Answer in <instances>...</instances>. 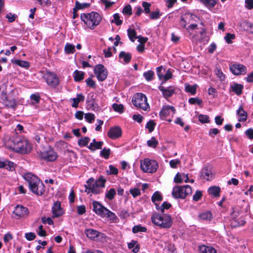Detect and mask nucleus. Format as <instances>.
<instances>
[{"mask_svg":"<svg viewBox=\"0 0 253 253\" xmlns=\"http://www.w3.org/2000/svg\"><path fill=\"white\" fill-rule=\"evenodd\" d=\"M94 73L97 79L101 82L106 80L108 76V72L102 64H98L94 67Z\"/></svg>","mask_w":253,"mask_h":253,"instance_id":"nucleus-8","label":"nucleus"},{"mask_svg":"<svg viewBox=\"0 0 253 253\" xmlns=\"http://www.w3.org/2000/svg\"><path fill=\"white\" fill-rule=\"evenodd\" d=\"M200 217L203 219H210L211 218V214L210 212H206L200 214Z\"/></svg>","mask_w":253,"mask_h":253,"instance_id":"nucleus-59","label":"nucleus"},{"mask_svg":"<svg viewBox=\"0 0 253 253\" xmlns=\"http://www.w3.org/2000/svg\"><path fill=\"white\" fill-rule=\"evenodd\" d=\"M192 193L191 187L188 185L184 186H176L173 188L172 195L175 199H184L187 196L191 195Z\"/></svg>","mask_w":253,"mask_h":253,"instance_id":"nucleus-4","label":"nucleus"},{"mask_svg":"<svg viewBox=\"0 0 253 253\" xmlns=\"http://www.w3.org/2000/svg\"><path fill=\"white\" fill-rule=\"evenodd\" d=\"M4 104L5 106L10 108H14L16 106V101L14 99H7L4 102Z\"/></svg>","mask_w":253,"mask_h":253,"instance_id":"nucleus-44","label":"nucleus"},{"mask_svg":"<svg viewBox=\"0 0 253 253\" xmlns=\"http://www.w3.org/2000/svg\"><path fill=\"white\" fill-rule=\"evenodd\" d=\"M152 221L155 224L163 228H169L172 225V219L170 215L167 214L160 215L154 213L151 217Z\"/></svg>","mask_w":253,"mask_h":253,"instance_id":"nucleus-3","label":"nucleus"},{"mask_svg":"<svg viewBox=\"0 0 253 253\" xmlns=\"http://www.w3.org/2000/svg\"><path fill=\"white\" fill-rule=\"evenodd\" d=\"M220 188L217 186H211L208 189V192L210 195H212L215 197L219 196Z\"/></svg>","mask_w":253,"mask_h":253,"instance_id":"nucleus-24","label":"nucleus"},{"mask_svg":"<svg viewBox=\"0 0 253 253\" xmlns=\"http://www.w3.org/2000/svg\"><path fill=\"white\" fill-rule=\"evenodd\" d=\"M163 198L160 193L158 191L155 192L152 196V201L155 204L157 201H161Z\"/></svg>","mask_w":253,"mask_h":253,"instance_id":"nucleus-40","label":"nucleus"},{"mask_svg":"<svg viewBox=\"0 0 253 253\" xmlns=\"http://www.w3.org/2000/svg\"><path fill=\"white\" fill-rule=\"evenodd\" d=\"M28 209L21 205H17L15 207L13 213L18 217H22L28 214Z\"/></svg>","mask_w":253,"mask_h":253,"instance_id":"nucleus-17","label":"nucleus"},{"mask_svg":"<svg viewBox=\"0 0 253 253\" xmlns=\"http://www.w3.org/2000/svg\"><path fill=\"white\" fill-rule=\"evenodd\" d=\"M11 61L12 63L18 65L22 67H25L27 68L30 66V64L28 61L14 59H12Z\"/></svg>","mask_w":253,"mask_h":253,"instance_id":"nucleus-27","label":"nucleus"},{"mask_svg":"<svg viewBox=\"0 0 253 253\" xmlns=\"http://www.w3.org/2000/svg\"><path fill=\"white\" fill-rule=\"evenodd\" d=\"M129 192L134 198H135L137 196H139V195H140L141 193L140 190L137 188L130 189Z\"/></svg>","mask_w":253,"mask_h":253,"instance_id":"nucleus-57","label":"nucleus"},{"mask_svg":"<svg viewBox=\"0 0 253 253\" xmlns=\"http://www.w3.org/2000/svg\"><path fill=\"white\" fill-rule=\"evenodd\" d=\"M105 217L108 218L110 220H112V222H117L118 220V217L116 214L109 210H108L106 214H105Z\"/></svg>","mask_w":253,"mask_h":253,"instance_id":"nucleus-29","label":"nucleus"},{"mask_svg":"<svg viewBox=\"0 0 253 253\" xmlns=\"http://www.w3.org/2000/svg\"><path fill=\"white\" fill-rule=\"evenodd\" d=\"M40 157L47 161H54L57 159V155L53 150L50 149L48 151L42 152Z\"/></svg>","mask_w":253,"mask_h":253,"instance_id":"nucleus-14","label":"nucleus"},{"mask_svg":"<svg viewBox=\"0 0 253 253\" xmlns=\"http://www.w3.org/2000/svg\"><path fill=\"white\" fill-rule=\"evenodd\" d=\"M36 236L34 233L29 232L25 234V238L28 241H32L36 238Z\"/></svg>","mask_w":253,"mask_h":253,"instance_id":"nucleus-62","label":"nucleus"},{"mask_svg":"<svg viewBox=\"0 0 253 253\" xmlns=\"http://www.w3.org/2000/svg\"><path fill=\"white\" fill-rule=\"evenodd\" d=\"M123 13L125 14L131 15L132 14V8L129 4L125 6L123 9Z\"/></svg>","mask_w":253,"mask_h":253,"instance_id":"nucleus-51","label":"nucleus"},{"mask_svg":"<svg viewBox=\"0 0 253 253\" xmlns=\"http://www.w3.org/2000/svg\"><path fill=\"white\" fill-rule=\"evenodd\" d=\"M114 19L111 20V23H115L117 26L121 25L122 24V21L120 19V16L118 13H115L113 15Z\"/></svg>","mask_w":253,"mask_h":253,"instance_id":"nucleus-43","label":"nucleus"},{"mask_svg":"<svg viewBox=\"0 0 253 253\" xmlns=\"http://www.w3.org/2000/svg\"><path fill=\"white\" fill-rule=\"evenodd\" d=\"M229 69L231 72L236 76L244 75L247 72L246 67L240 64H234L230 65Z\"/></svg>","mask_w":253,"mask_h":253,"instance_id":"nucleus-11","label":"nucleus"},{"mask_svg":"<svg viewBox=\"0 0 253 253\" xmlns=\"http://www.w3.org/2000/svg\"><path fill=\"white\" fill-rule=\"evenodd\" d=\"M132 102L136 107L144 111H147L149 107L147 97L145 94L142 93L135 94L132 97Z\"/></svg>","mask_w":253,"mask_h":253,"instance_id":"nucleus-5","label":"nucleus"},{"mask_svg":"<svg viewBox=\"0 0 253 253\" xmlns=\"http://www.w3.org/2000/svg\"><path fill=\"white\" fill-rule=\"evenodd\" d=\"M197 87V84H194L193 85H190L189 84L186 85L185 91L187 92L190 93L192 95H194L196 92Z\"/></svg>","mask_w":253,"mask_h":253,"instance_id":"nucleus-32","label":"nucleus"},{"mask_svg":"<svg viewBox=\"0 0 253 253\" xmlns=\"http://www.w3.org/2000/svg\"><path fill=\"white\" fill-rule=\"evenodd\" d=\"M155 205L156 209L157 210H160V211L163 213L164 212L165 209L168 210L171 207V205L167 202H164L161 207H159L157 203H155Z\"/></svg>","mask_w":253,"mask_h":253,"instance_id":"nucleus-33","label":"nucleus"},{"mask_svg":"<svg viewBox=\"0 0 253 253\" xmlns=\"http://www.w3.org/2000/svg\"><path fill=\"white\" fill-rule=\"evenodd\" d=\"M116 194V190L114 188H111L105 195V198L109 200H112Z\"/></svg>","mask_w":253,"mask_h":253,"instance_id":"nucleus-36","label":"nucleus"},{"mask_svg":"<svg viewBox=\"0 0 253 253\" xmlns=\"http://www.w3.org/2000/svg\"><path fill=\"white\" fill-rule=\"evenodd\" d=\"M13 146L10 148L15 151L22 153H26L27 151L28 143L26 140L20 138H14L11 140Z\"/></svg>","mask_w":253,"mask_h":253,"instance_id":"nucleus-6","label":"nucleus"},{"mask_svg":"<svg viewBox=\"0 0 253 253\" xmlns=\"http://www.w3.org/2000/svg\"><path fill=\"white\" fill-rule=\"evenodd\" d=\"M142 6L144 8V11L146 13L148 14L150 13V7L151 6V4L146 1H143L142 2Z\"/></svg>","mask_w":253,"mask_h":253,"instance_id":"nucleus-55","label":"nucleus"},{"mask_svg":"<svg viewBox=\"0 0 253 253\" xmlns=\"http://www.w3.org/2000/svg\"><path fill=\"white\" fill-rule=\"evenodd\" d=\"M237 115L240 117L238 119L239 122H245L247 119L248 114L244 109L242 105L240 106L237 110Z\"/></svg>","mask_w":253,"mask_h":253,"instance_id":"nucleus-19","label":"nucleus"},{"mask_svg":"<svg viewBox=\"0 0 253 253\" xmlns=\"http://www.w3.org/2000/svg\"><path fill=\"white\" fill-rule=\"evenodd\" d=\"M110 152L111 151L109 148H104L100 151V156L105 159H108L110 155Z\"/></svg>","mask_w":253,"mask_h":253,"instance_id":"nucleus-41","label":"nucleus"},{"mask_svg":"<svg viewBox=\"0 0 253 253\" xmlns=\"http://www.w3.org/2000/svg\"><path fill=\"white\" fill-rule=\"evenodd\" d=\"M245 2L247 8L250 10L253 8V0H245Z\"/></svg>","mask_w":253,"mask_h":253,"instance_id":"nucleus-63","label":"nucleus"},{"mask_svg":"<svg viewBox=\"0 0 253 253\" xmlns=\"http://www.w3.org/2000/svg\"><path fill=\"white\" fill-rule=\"evenodd\" d=\"M241 25H242L244 28L245 30L250 31L252 29L253 24L249 22L248 21H245L243 22Z\"/></svg>","mask_w":253,"mask_h":253,"instance_id":"nucleus-47","label":"nucleus"},{"mask_svg":"<svg viewBox=\"0 0 253 253\" xmlns=\"http://www.w3.org/2000/svg\"><path fill=\"white\" fill-rule=\"evenodd\" d=\"M232 90L237 95H240L242 93L243 86L240 84L234 83L232 86Z\"/></svg>","mask_w":253,"mask_h":253,"instance_id":"nucleus-26","label":"nucleus"},{"mask_svg":"<svg viewBox=\"0 0 253 253\" xmlns=\"http://www.w3.org/2000/svg\"><path fill=\"white\" fill-rule=\"evenodd\" d=\"M155 126L156 123L154 122V121L153 120H150L147 122L146 126V128L148 129L149 132H151L154 130Z\"/></svg>","mask_w":253,"mask_h":253,"instance_id":"nucleus-45","label":"nucleus"},{"mask_svg":"<svg viewBox=\"0 0 253 253\" xmlns=\"http://www.w3.org/2000/svg\"><path fill=\"white\" fill-rule=\"evenodd\" d=\"M77 98H73L71 99L73 101V103L72 104V106L74 108H77L78 107L79 103L80 101H84V96L83 94H77Z\"/></svg>","mask_w":253,"mask_h":253,"instance_id":"nucleus-23","label":"nucleus"},{"mask_svg":"<svg viewBox=\"0 0 253 253\" xmlns=\"http://www.w3.org/2000/svg\"><path fill=\"white\" fill-rule=\"evenodd\" d=\"M25 178L28 181L29 188L33 193L40 196L43 194L45 186L38 177L28 174L25 176Z\"/></svg>","mask_w":253,"mask_h":253,"instance_id":"nucleus-1","label":"nucleus"},{"mask_svg":"<svg viewBox=\"0 0 253 253\" xmlns=\"http://www.w3.org/2000/svg\"><path fill=\"white\" fill-rule=\"evenodd\" d=\"M161 14L160 13L159 10H157L154 12H152L150 14V18L151 19H158L160 18Z\"/></svg>","mask_w":253,"mask_h":253,"instance_id":"nucleus-49","label":"nucleus"},{"mask_svg":"<svg viewBox=\"0 0 253 253\" xmlns=\"http://www.w3.org/2000/svg\"><path fill=\"white\" fill-rule=\"evenodd\" d=\"M235 38V35L228 33L224 37V39L228 43H231L232 42L231 40Z\"/></svg>","mask_w":253,"mask_h":253,"instance_id":"nucleus-58","label":"nucleus"},{"mask_svg":"<svg viewBox=\"0 0 253 253\" xmlns=\"http://www.w3.org/2000/svg\"><path fill=\"white\" fill-rule=\"evenodd\" d=\"M175 109L173 106L169 105L164 106L160 112V117L162 120H165L166 118L170 115V113L172 114L175 113Z\"/></svg>","mask_w":253,"mask_h":253,"instance_id":"nucleus-12","label":"nucleus"},{"mask_svg":"<svg viewBox=\"0 0 253 253\" xmlns=\"http://www.w3.org/2000/svg\"><path fill=\"white\" fill-rule=\"evenodd\" d=\"M127 34L129 40L131 42H134V40L137 38L136 36V32L135 30L129 28L127 30Z\"/></svg>","mask_w":253,"mask_h":253,"instance_id":"nucleus-31","label":"nucleus"},{"mask_svg":"<svg viewBox=\"0 0 253 253\" xmlns=\"http://www.w3.org/2000/svg\"><path fill=\"white\" fill-rule=\"evenodd\" d=\"M188 102L190 104L200 105L202 103V101L201 99H200L199 98L196 97V98H190L189 99Z\"/></svg>","mask_w":253,"mask_h":253,"instance_id":"nucleus-53","label":"nucleus"},{"mask_svg":"<svg viewBox=\"0 0 253 253\" xmlns=\"http://www.w3.org/2000/svg\"><path fill=\"white\" fill-rule=\"evenodd\" d=\"M158 144V142L154 137H152L150 140L147 141V144L149 147L156 148Z\"/></svg>","mask_w":253,"mask_h":253,"instance_id":"nucleus-46","label":"nucleus"},{"mask_svg":"<svg viewBox=\"0 0 253 253\" xmlns=\"http://www.w3.org/2000/svg\"><path fill=\"white\" fill-rule=\"evenodd\" d=\"M122 131L120 127H111L108 132V136L112 139H117L122 136Z\"/></svg>","mask_w":253,"mask_h":253,"instance_id":"nucleus-15","label":"nucleus"},{"mask_svg":"<svg viewBox=\"0 0 253 253\" xmlns=\"http://www.w3.org/2000/svg\"><path fill=\"white\" fill-rule=\"evenodd\" d=\"M246 135L248 137V138L250 139H253V129L252 128L248 129L245 131Z\"/></svg>","mask_w":253,"mask_h":253,"instance_id":"nucleus-64","label":"nucleus"},{"mask_svg":"<svg viewBox=\"0 0 253 253\" xmlns=\"http://www.w3.org/2000/svg\"><path fill=\"white\" fill-rule=\"evenodd\" d=\"M119 57L120 59H123L125 63L127 64L131 59V54L130 53L122 51L119 55Z\"/></svg>","mask_w":253,"mask_h":253,"instance_id":"nucleus-22","label":"nucleus"},{"mask_svg":"<svg viewBox=\"0 0 253 253\" xmlns=\"http://www.w3.org/2000/svg\"><path fill=\"white\" fill-rule=\"evenodd\" d=\"M75 4L77 5V7L78 9H82L87 8L89 6L90 4L88 3H81L78 1H76Z\"/></svg>","mask_w":253,"mask_h":253,"instance_id":"nucleus-56","label":"nucleus"},{"mask_svg":"<svg viewBox=\"0 0 253 253\" xmlns=\"http://www.w3.org/2000/svg\"><path fill=\"white\" fill-rule=\"evenodd\" d=\"M158 164L156 161L145 159L141 162L140 167L142 170L145 172L153 173L155 172L158 168Z\"/></svg>","mask_w":253,"mask_h":253,"instance_id":"nucleus-7","label":"nucleus"},{"mask_svg":"<svg viewBox=\"0 0 253 253\" xmlns=\"http://www.w3.org/2000/svg\"><path fill=\"white\" fill-rule=\"evenodd\" d=\"M183 177L182 174L177 173L174 178V181L176 183H181L183 181Z\"/></svg>","mask_w":253,"mask_h":253,"instance_id":"nucleus-60","label":"nucleus"},{"mask_svg":"<svg viewBox=\"0 0 253 253\" xmlns=\"http://www.w3.org/2000/svg\"><path fill=\"white\" fill-rule=\"evenodd\" d=\"M211 175V173L210 170L207 169H204L201 172L200 177L209 180Z\"/></svg>","mask_w":253,"mask_h":253,"instance_id":"nucleus-30","label":"nucleus"},{"mask_svg":"<svg viewBox=\"0 0 253 253\" xmlns=\"http://www.w3.org/2000/svg\"><path fill=\"white\" fill-rule=\"evenodd\" d=\"M84 72L76 70L73 73V77L75 82H80L84 78Z\"/></svg>","mask_w":253,"mask_h":253,"instance_id":"nucleus-25","label":"nucleus"},{"mask_svg":"<svg viewBox=\"0 0 253 253\" xmlns=\"http://www.w3.org/2000/svg\"><path fill=\"white\" fill-rule=\"evenodd\" d=\"M112 108L115 111L118 112L120 113H122L124 112V106L121 104L114 103L112 105Z\"/></svg>","mask_w":253,"mask_h":253,"instance_id":"nucleus-39","label":"nucleus"},{"mask_svg":"<svg viewBox=\"0 0 253 253\" xmlns=\"http://www.w3.org/2000/svg\"><path fill=\"white\" fill-rule=\"evenodd\" d=\"M84 233L86 236L90 239H94L98 237L99 232L92 229H87L85 230Z\"/></svg>","mask_w":253,"mask_h":253,"instance_id":"nucleus-20","label":"nucleus"},{"mask_svg":"<svg viewBox=\"0 0 253 253\" xmlns=\"http://www.w3.org/2000/svg\"><path fill=\"white\" fill-rule=\"evenodd\" d=\"M199 121L203 123H208L210 122L209 117L207 115L200 114L198 116Z\"/></svg>","mask_w":253,"mask_h":253,"instance_id":"nucleus-48","label":"nucleus"},{"mask_svg":"<svg viewBox=\"0 0 253 253\" xmlns=\"http://www.w3.org/2000/svg\"><path fill=\"white\" fill-rule=\"evenodd\" d=\"M200 253H216V250L212 247L202 245L199 247Z\"/></svg>","mask_w":253,"mask_h":253,"instance_id":"nucleus-21","label":"nucleus"},{"mask_svg":"<svg viewBox=\"0 0 253 253\" xmlns=\"http://www.w3.org/2000/svg\"><path fill=\"white\" fill-rule=\"evenodd\" d=\"M44 79L47 84L52 86H55L58 84V79L57 76L51 72H47L44 75Z\"/></svg>","mask_w":253,"mask_h":253,"instance_id":"nucleus-13","label":"nucleus"},{"mask_svg":"<svg viewBox=\"0 0 253 253\" xmlns=\"http://www.w3.org/2000/svg\"><path fill=\"white\" fill-rule=\"evenodd\" d=\"M154 76V72L152 70H149L143 73V76L147 81H150L153 80Z\"/></svg>","mask_w":253,"mask_h":253,"instance_id":"nucleus-37","label":"nucleus"},{"mask_svg":"<svg viewBox=\"0 0 253 253\" xmlns=\"http://www.w3.org/2000/svg\"><path fill=\"white\" fill-rule=\"evenodd\" d=\"M202 193L200 191H197L193 196V200L195 201H199L202 197Z\"/></svg>","mask_w":253,"mask_h":253,"instance_id":"nucleus-61","label":"nucleus"},{"mask_svg":"<svg viewBox=\"0 0 253 253\" xmlns=\"http://www.w3.org/2000/svg\"><path fill=\"white\" fill-rule=\"evenodd\" d=\"M109 170H107V172L108 174H114L116 175L118 173V169L113 165H110L109 167Z\"/></svg>","mask_w":253,"mask_h":253,"instance_id":"nucleus-50","label":"nucleus"},{"mask_svg":"<svg viewBox=\"0 0 253 253\" xmlns=\"http://www.w3.org/2000/svg\"><path fill=\"white\" fill-rule=\"evenodd\" d=\"M52 212L53 218L58 217L62 215L63 211L61 207L60 202L57 201L54 203L52 207Z\"/></svg>","mask_w":253,"mask_h":253,"instance_id":"nucleus-16","label":"nucleus"},{"mask_svg":"<svg viewBox=\"0 0 253 253\" xmlns=\"http://www.w3.org/2000/svg\"><path fill=\"white\" fill-rule=\"evenodd\" d=\"M84 118L89 123H91L95 119L94 115L91 113L85 114Z\"/></svg>","mask_w":253,"mask_h":253,"instance_id":"nucleus-54","label":"nucleus"},{"mask_svg":"<svg viewBox=\"0 0 253 253\" xmlns=\"http://www.w3.org/2000/svg\"><path fill=\"white\" fill-rule=\"evenodd\" d=\"M65 51L67 54L74 53L76 51L75 46L70 43H67L65 46Z\"/></svg>","mask_w":253,"mask_h":253,"instance_id":"nucleus-35","label":"nucleus"},{"mask_svg":"<svg viewBox=\"0 0 253 253\" xmlns=\"http://www.w3.org/2000/svg\"><path fill=\"white\" fill-rule=\"evenodd\" d=\"M89 141L90 138L88 137H84L78 140V145L80 147L85 146L87 145Z\"/></svg>","mask_w":253,"mask_h":253,"instance_id":"nucleus-38","label":"nucleus"},{"mask_svg":"<svg viewBox=\"0 0 253 253\" xmlns=\"http://www.w3.org/2000/svg\"><path fill=\"white\" fill-rule=\"evenodd\" d=\"M93 182L94 178L92 177L87 180L86 181V184L84 185L85 188V192L87 193L91 192L94 194L100 193L101 192L100 188L96 185H94Z\"/></svg>","mask_w":253,"mask_h":253,"instance_id":"nucleus-9","label":"nucleus"},{"mask_svg":"<svg viewBox=\"0 0 253 253\" xmlns=\"http://www.w3.org/2000/svg\"><path fill=\"white\" fill-rule=\"evenodd\" d=\"M146 230V228L142 227L140 225H135L132 228V232L133 233H136L139 232H145Z\"/></svg>","mask_w":253,"mask_h":253,"instance_id":"nucleus-42","label":"nucleus"},{"mask_svg":"<svg viewBox=\"0 0 253 253\" xmlns=\"http://www.w3.org/2000/svg\"><path fill=\"white\" fill-rule=\"evenodd\" d=\"M81 18L87 27L91 29H94L102 20L100 14L95 12L81 14Z\"/></svg>","mask_w":253,"mask_h":253,"instance_id":"nucleus-2","label":"nucleus"},{"mask_svg":"<svg viewBox=\"0 0 253 253\" xmlns=\"http://www.w3.org/2000/svg\"><path fill=\"white\" fill-rule=\"evenodd\" d=\"M215 74L217 77L221 80L223 81L225 79V76L220 70V69L216 68L215 69Z\"/></svg>","mask_w":253,"mask_h":253,"instance_id":"nucleus-52","label":"nucleus"},{"mask_svg":"<svg viewBox=\"0 0 253 253\" xmlns=\"http://www.w3.org/2000/svg\"><path fill=\"white\" fill-rule=\"evenodd\" d=\"M208 8H213L217 2L215 0H198Z\"/></svg>","mask_w":253,"mask_h":253,"instance_id":"nucleus-28","label":"nucleus"},{"mask_svg":"<svg viewBox=\"0 0 253 253\" xmlns=\"http://www.w3.org/2000/svg\"><path fill=\"white\" fill-rule=\"evenodd\" d=\"M158 88L162 92L163 95L165 98L171 97L175 92L174 89L171 86L165 88L162 85H160Z\"/></svg>","mask_w":253,"mask_h":253,"instance_id":"nucleus-18","label":"nucleus"},{"mask_svg":"<svg viewBox=\"0 0 253 253\" xmlns=\"http://www.w3.org/2000/svg\"><path fill=\"white\" fill-rule=\"evenodd\" d=\"M93 211L96 214L102 217L105 216V214L108 211V209L104 207L100 203L97 201H93L92 203Z\"/></svg>","mask_w":253,"mask_h":253,"instance_id":"nucleus-10","label":"nucleus"},{"mask_svg":"<svg viewBox=\"0 0 253 253\" xmlns=\"http://www.w3.org/2000/svg\"><path fill=\"white\" fill-rule=\"evenodd\" d=\"M105 182L106 180L101 176L96 181L94 180L93 183L100 188L105 187Z\"/></svg>","mask_w":253,"mask_h":253,"instance_id":"nucleus-34","label":"nucleus"}]
</instances>
